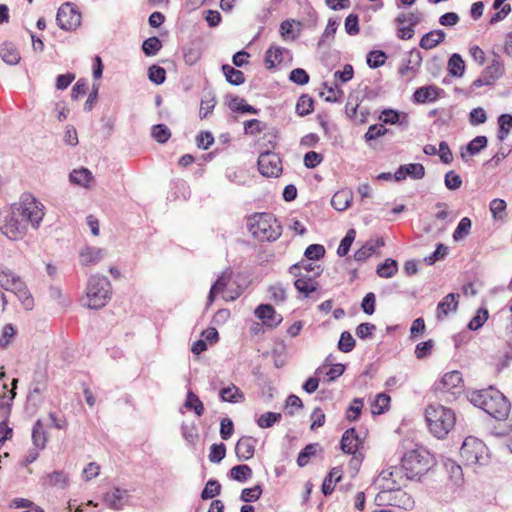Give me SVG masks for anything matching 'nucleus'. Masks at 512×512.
<instances>
[{
  "label": "nucleus",
  "instance_id": "1",
  "mask_svg": "<svg viewBox=\"0 0 512 512\" xmlns=\"http://www.w3.org/2000/svg\"><path fill=\"white\" fill-rule=\"evenodd\" d=\"M470 401L497 420H505L510 412V403L507 398L493 387L472 392Z\"/></svg>",
  "mask_w": 512,
  "mask_h": 512
},
{
  "label": "nucleus",
  "instance_id": "2",
  "mask_svg": "<svg viewBox=\"0 0 512 512\" xmlns=\"http://www.w3.org/2000/svg\"><path fill=\"white\" fill-rule=\"evenodd\" d=\"M425 419L430 433L438 439L445 438L456 422L454 411L438 404H431L426 408Z\"/></svg>",
  "mask_w": 512,
  "mask_h": 512
},
{
  "label": "nucleus",
  "instance_id": "3",
  "mask_svg": "<svg viewBox=\"0 0 512 512\" xmlns=\"http://www.w3.org/2000/svg\"><path fill=\"white\" fill-rule=\"evenodd\" d=\"M247 228L259 241H275L282 234V226L271 213H256L250 216Z\"/></svg>",
  "mask_w": 512,
  "mask_h": 512
},
{
  "label": "nucleus",
  "instance_id": "4",
  "mask_svg": "<svg viewBox=\"0 0 512 512\" xmlns=\"http://www.w3.org/2000/svg\"><path fill=\"white\" fill-rule=\"evenodd\" d=\"M13 214L19 215L20 218L34 229L39 228L45 215L44 205L36 199L31 193H23L18 202L11 205Z\"/></svg>",
  "mask_w": 512,
  "mask_h": 512
},
{
  "label": "nucleus",
  "instance_id": "5",
  "mask_svg": "<svg viewBox=\"0 0 512 512\" xmlns=\"http://www.w3.org/2000/svg\"><path fill=\"white\" fill-rule=\"evenodd\" d=\"M401 465L405 470V479L413 480L429 470L431 454L423 447L412 449L404 454Z\"/></svg>",
  "mask_w": 512,
  "mask_h": 512
},
{
  "label": "nucleus",
  "instance_id": "6",
  "mask_svg": "<svg viewBox=\"0 0 512 512\" xmlns=\"http://www.w3.org/2000/svg\"><path fill=\"white\" fill-rule=\"evenodd\" d=\"M87 306L90 309H100L104 307L111 298V283L105 276H91L87 288Z\"/></svg>",
  "mask_w": 512,
  "mask_h": 512
},
{
  "label": "nucleus",
  "instance_id": "7",
  "mask_svg": "<svg viewBox=\"0 0 512 512\" xmlns=\"http://www.w3.org/2000/svg\"><path fill=\"white\" fill-rule=\"evenodd\" d=\"M460 456L466 465H484L488 460V449L481 440L469 436L460 448Z\"/></svg>",
  "mask_w": 512,
  "mask_h": 512
},
{
  "label": "nucleus",
  "instance_id": "8",
  "mask_svg": "<svg viewBox=\"0 0 512 512\" xmlns=\"http://www.w3.org/2000/svg\"><path fill=\"white\" fill-rule=\"evenodd\" d=\"M0 231L10 240L22 239L28 231L27 224L19 215L13 214V208L0 211Z\"/></svg>",
  "mask_w": 512,
  "mask_h": 512
},
{
  "label": "nucleus",
  "instance_id": "9",
  "mask_svg": "<svg viewBox=\"0 0 512 512\" xmlns=\"http://www.w3.org/2000/svg\"><path fill=\"white\" fill-rule=\"evenodd\" d=\"M375 503L378 506L390 505L406 511L415 507L414 498L401 487L379 491L375 496Z\"/></svg>",
  "mask_w": 512,
  "mask_h": 512
},
{
  "label": "nucleus",
  "instance_id": "10",
  "mask_svg": "<svg viewBox=\"0 0 512 512\" xmlns=\"http://www.w3.org/2000/svg\"><path fill=\"white\" fill-rule=\"evenodd\" d=\"M405 481L403 466H390L378 474L374 480V485L379 491H383L401 487Z\"/></svg>",
  "mask_w": 512,
  "mask_h": 512
},
{
  "label": "nucleus",
  "instance_id": "11",
  "mask_svg": "<svg viewBox=\"0 0 512 512\" xmlns=\"http://www.w3.org/2000/svg\"><path fill=\"white\" fill-rule=\"evenodd\" d=\"M56 21L62 30L71 31L80 26L81 14L73 4L66 2L58 8Z\"/></svg>",
  "mask_w": 512,
  "mask_h": 512
},
{
  "label": "nucleus",
  "instance_id": "12",
  "mask_svg": "<svg viewBox=\"0 0 512 512\" xmlns=\"http://www.w3.org/2000/svg\"><path fill=\"white\" fill-rule=\"evenodd\" d=\"M257 164L259 172L265 177H277L282 171L281 160L273 152L261 153Z\"/></svg>",
  "mask_w": 512,
  "mask_h": 512
},
{
  "label": "nucleus",
  "instance_id": "13",
  "mask_svg": "<svg viewBox=\"0 0 512 512\" xmlns=\"http://www.w3.org/2000/svg\"><path fill=\"white\" fill-rule=\"evenodd\" d=\"M231 278V272L230 271H224L218 279L215 281V283L212 285L209 295H208V304L213 303L215 300V297L217 294H221L222 298L225 301H232L235 300L238 296V292H232L229 289H227V285L229 284Z\"/></svg>",
  "mask_w": 512,
  "mask_h": 512
},
{
  "label": "nucleus",
  "instance_id": "14",
  "mask_svg": "<svg viewBox=\"0 0 512 512\" xmlns=\"http://www.w3.org/2000/svg\"><path fill=\"white\" fill-rule=\"evenodd\" d=\"M255 316L268 328H276L283 320L270 304H260L254 311Z\"/></svg>",
  "mask_w": 512,
  "mask_h": 512
},
{
  "label": "nucleus",
  "instance_id": "15",
  "mask_svg": "<svg viewBox=\"0 0 512 512\" xmlns=\"http://www.w3.org/2000/svg\"><path fill=\"white\" fill-rule=\"evenodd\" d=\"M488 139L486 136H477L472 139L466 146L460 150L461 159L464 162H468L469 159L479 154L483 149L487 147Z\"/></svg>",
  "mask_w": 512,
  "mask_h": 512
},
{
  "label": "nucleus",
  "instance_id": "16",
  "mask_svg": "<svg viewBox=\"0 0 512 512\" xmlns=\"http://www.w3.org/2000/svg\"><path fill=\"white\" fill-rule=\"evenodd\" d=\"M256 439L251 436H244L238 440L235 446V453L239 460H249L254 456Z\"/></svg>",
  "mask_w": 512,
  "mask_h": 512
},
{
  "label": "nucleus",
  "instance_id": "17",
  "mask_svg": "<svg viewBox=\"0 0 512 512\" xmlns=\"http://www.w3.org/2000/svg\"><path fill=\"white\" fill-rule=\"evenodd\" d=\"M407 176L413 179H422L425 176L424 166L420 163L401 165L394 174L397 181L404 180Z\"/></svg>",
  "mask_w": 512,
  "mask_h": 512
},
{
  "label": "nucleus",
  "instance_id": "18",
  "mask_svg": "<svg viewBox=\"0 0 512 512\" xmlns=\"http://www.w3.org/2000/svg\"><path fill=\"white\" fill-rule=\"evenodd\" d=\"M459 294L449 293L437 305L436 317L443 320L450 312H455L458 308Z\"/></svg>",
  "mask_w": 512,
  "mask_h": 512
},
{
  "label": "nucleus",
  "instance_id": "19",
  "mask_svg": "<svg viewBox=\"0 0 512 512\" xmlns=\"http://www.w3.org/2000/svg\"><path fill=\"white\" fill-rule=\"evenodd\" d=\"M379 120H381L385 124L395 125L398 124L403 129H406L409 126V116L407 113L398 112L393 109H385L382 111L379 116Z\"/></svg>",
  "mask_w": 512,
  "mask_h": 512
},
{
  "label": "nucleus",
  "instance_id": "20",
  "mask_svg": "<svg viewBox=\"0 0 512 512\" xmlns=\"http://www.w3.org/2000/svg\"><path fill=\"white\" fill-rule=\"evenodd\" d=\"M70 182L90 189L94 186L95 179L91 171L87 168L74 169L69 175Z\"/></svg>",
  "mask_w": 512,
  "mask_h": 512
},
{
  "label": "nucleus",
  "instance_id": "21",
  "mask_svg": "<svg viewBox=\"0 0 512 512\" xmlns=\"http://www.w3.org/2000/svg\"><path fill=\"white\" fill-rule=\"evenodd\" d=\"M68 483V475L61 470H55L41 478V484L44 487H58L60 489H65L68 486Z\"/></svg>",
  "mask_w": 512,
  "mask_h": 512
},
{
  "label": "nucleus",
  "instance_id": "22",
  "mask_svg": "<svg viewBox=\"0 0 512 512\" xmlns=\"http://www.w3.org/2000/svg\"><path fill=\"white\" fill-rule=\"evenodd\" d=\"M104 255V249L87 246L80 251L79 260L82 265L89 266L100 262L103 259Z\"/></svg>",
  "mask_w": 512,
  "mask_h": 512
},
{
  "label": "nucleus",
  "instance_id": "23",
  "mask_svg": "<svg viewBox=\"0 0 512 512\" xmlns=\"http://www.w3.org/2000/svg\"><path fill=\"white\" fill-rule=\"evenodd\" d=\"M126 497H128V491L116 487L105 493L103 500L109 508L121 510L124 506V500Z\"/></svg>",
  "mask_w": 512,
  "mask_h": 512
},
{
  "label": "nucleus",
  "instance_id": "24",
  "mask_svg": "<svg viewBox=\"0 0 512 512\" xmlns=\"http://www.w3.org/2000/svg\"><path fill=\"white\" fill-rule=\"evenodd\" d=\"M360 444L361 440L357 435L355 428L347 429L342 435L341 449L344 453L355 454Z\"/></svg>",
  "mask_w": 512,
  "mask_h": 512
},
{
  "label": "nucleus",
  "instance_id": "25",
  "mask_svg": "<svg viewBox=\"0 0 512 512\" xmlns=\"http://www.w3.org/2000/svg\"><path fill=\"white\" fill-rule=\"evenodd\" d=\"M15 287L10 291L16 295L25 310H32L34 306V299L29 292L25 282L21 279L20 282L15 283Z\"/></svg>",
  "mask_w": 512,
  "mask_h": 512
},
{
  "label": "nucleus",
  "instance_id": "26",
  "mask_svg": "<svg viewBox=\"0 0 512 512\" xmlns=\"http://www.w3.org/2000/svg\"><path fill=\"white\" fill-rule=\"evenodd\" d=\"M462 375L459 371H451L443 375L440 382L437 384V390L449 391L451 389L460 387L462 384Z\"/></svg>",
  "mask_w": 512,
  "mask_h": 512
},
{
  "label": "nucleus",
  "instance_id": "27",
  "mask_svg": "<svg viewBox=\"0 0 512 512\" xmlns=\"http://www.w3.org/2000/svg\"><path fill=\"white\" fill-rule=\"evenodd\" d=\"M382 246H384L383 239H377L376 241H368L354 253V259L358 262H364L373 254H375L377 250Z\"/></svg>",
  "mask_w": 512,
  "mask_h": 512
},
{
  "label": "nucleus",
  "instance_id": "28",
  "mask_svg": "<svg viewBox=\"0 0 512 512\" xmlns=\"http://www.w3.org/2000/svg\"><path fill=\"white\" fill-rule=\"evenodd\" d=\"M446 33L441 29L432 30L424 34L419 42V46L425 50L433 49L445 40Z\"/></svg>",
  "mask_w": 512,
  "mask_h": 512
},
{
  "label": "nucleus",
  "instance_id": "29",
  "mask_svg": "<svg viewBox=\"0 0 512 512\" xmlns=\"http://www.w3.org/2000/svg\"><path fill=\"white\" fill-rule=\"evenodd\" d=\"M438 98V88L436 86H423L415 90L413 101L415 103L433 102Z\"/></svg>",
  "mask_w": 512,
  "mask_h": 512
},
{
  "label": "nucleus",
  "instance_id": "30",
  "mask_svg": "<svg viewBox=\"0 0 512 512\" xmlns=\"http://www.w3.org/2000/svg\"><path fill=\"white\" fill-rule=\"evenodd\" d=\"M0 57L9 65H16L21 59L18 49L11 42H4L0 46Z\"/></svg>",
  "mask_w": 512,
  "mask_h": 512
},
{
  "label": "nucleus",
  "instance_id": "31",
  "mask_svg": "<svg viewBox=\"0 0 512 512\" xmlns=\"http://www.w3.org/2000/svg\"><path fill=\"white\" fill-rule=\"evenodd\" d=\"M48 440L47 432L41 420H37L32 428V442L35 448L43 450Z\"/></svg>",
  "mask_w": 512,
  "mask_h": 512
},
{
  "label": "nucleus",
  "instance_id": "32",
  "mask_svg": "<svg viewBox=\"0 0 512 512\" xmlns=\"http://www.w3.org/2000/svg\"><path fill=\"white\" fill-rule=\"evenodd\" d=\"M284 53H288V50L277 45H271L265 55V63L267 67L273 68L277 64L282 63L284 60Z\"/></svg>",
  "mask_w": 512,
  "mask_h": 512
},
{
  "label": "nucleus",
  "instance_id": "33",
  "mask_svg": "<svg viewBox=\"0 0 512 512\" xmlns=\"http://www.w3.org/2000/svg\"><path fill=\"white\" fill-rule=\"evenodd\" d=\"M219 397L223 402L238 403L244 401L243 392L234 384L224 387L219 391Z\"/></svg>",
  "mask_w": 512,
  "mask_h": 512
},
{
  "label": "nucleus",
  "instance_id": "34",
  "mask_svg": "<svg viewBox=\"0 0 512 512\" xmlns=\"http://www.w3.org/2000/svg\"><path fill=\"white\" fill-rule=\"evenodd\" d=\"M228 107L230 110L238 113L258 114L259 110L249 104L239 96H229Z\"/></svg>",
  "mask_w": 512,
  "mask_h": 512
},
{
  "label": "nucleus",
  "instance_id": "35",
  "mask_svg": "<svg viewBox=\"0 0 512 512\" xmlns=\"http://www.w3.org/2000/svg\"><path fill=\"white\" fill-rule=\"evenodd\" d=\"M352 199L351 191L340 190L333 195L331 205L338 211H344L350 206Z\"/></svg>",
  "mask_w": 512,
  "mask_h": 512
},
{
  "label": "nucleus",
  "instance_id": "36",
  "mask_svg": "<svg viewBox=\"0 0 512 512\" xmlns=\"http://www.w3.org/2000/svg\"><path fill=\"white\" fill-rule=\"evenodd\" d=\"M16 281L20 282L21 278L12 270L0 264V286L7 291H11L16 286Z\"/></svg>",
  "mask_w": 512,
  "mask_h": 512
},
{
  "label": "nucleus",
  "instance_id": "37",
  "mask_svg": "<svg viewBox=\"0 0 512 512\" xmlns=\"http://www.w3.org/2000/svg\"><path fill=\"white\" fill-rule=\"evenodd\" d=\"M341 479V470L337 467L332 468L325 477L322 484V492L324 495H330L334 491L335 484Z\"/></svg>",
  "mask_w": 512,
  "mask_h": 512
},
{
  "label": "nucleus",
  "instance_id": "38",
  "mask_svg": "<svg viewBox=\"0 0 512 512\" xmlns=\"http://www.w3.org/2000/svg\"><path fill=\"white\" fill-rule=\"evenodd\" d=\"M498 126L497 138L499 141H504L512 130V115L501 114L498 117Z\"/></svg>",
  "mask_w": 512,
  "mask_h": 512
},
{
  "label": "nucleus",
  "instance_id": "39",
  "mask_svg": "<svg viewBox=\"0 0 512 512\" xmlns=\"http://www.w3.org/2000/svg\"><path fill=\"white\" fill-rule=\"evenodd\" d=\"M398 271V263L396 260L387 258L383 263L379 264L376 273L381 278H391Z\"/></svg>",
  "mask_w": 512,
  "mask_h": 512
},
{
  "label": "nucleus",
  "instance_id": "40",
  "mask_svg": "<svg viewBox=\"0 0 512 512\" xmlns=\"http://www.w3.org/2000/svg\"><path fill=\"white\" fill-rule=\"evenodd\" d=\"M296 277L297 280L294 282V286L297 291L302 293L305 297L317 289V284L312 280L311 277L302 275Z\"/></svg>",
  "mask_w": 512,
  "mask_h": 512
},
{
  "label": "nucleus",
  "instance_id": "41",
  "mask_svg": "<svg viewBox=\"0 0 512 512\" xmlns=\"http://www.w3.org/2000/svg\"><path fill=\"white\" fill-rule=\"evenodd\" d=\"M222 70L227 82L230 84L238 86L245 82V75L242 71L235 69L228 64L223 65Z\"/></svg>",
  "mask_w": 512,
  "mask_h": 512
},
{
  "label": "nucleus",
  "instance_id": "42",
  "mask_svg": "<svg viewBox=\"0 0 512 512\" xmlns=\"http://www.w3.org/2000/svg\"><path fill=\"white\" fill-rule=\"evenodd\" d=\"M184 407L193 410L195 414L199 417L204 414L205 410L203 402L191 390H189L187 393L186 400L184 402Z\"/></svg>",
  "mask_w": 512,
  "mask_h": 512
},
{
  "label": "nucleus",
  "instance_id": "43",
  "mask_svg": "<svg viewBox=\"0 0 512 512\" xmlns=\"http://www.w3.org/2000/svg\"><path fill=\"white\" fill-rule=\"evenodd\" d=\"M448 71L454 77H461L465 71V63L462 57L454 53L448 60Z\"/></svg>",
  "mask_w": 512,
  "mask_h": 512
},
{
  "label": "nucleus",
  "instance_id": "44",
  "mask_svg": "<svg viewBox=\"0 0 512 512\" xmlns=\"http://www.w3.org/2000/svg\"><path fill=\"white\" fill-rule=\"evenodd\" d=\"M229 474L235 481L246 482L252 477V469L246 464H241L231 468Z\"/></svg>",
  "mask_w": 512,
  "mask_h": 512
},
{
  "label": "nucleus",
  "instance_id": "45",
  "mask_svg": "<svg viewBox=\"0 0 512 512\" xmlns=\"http://www.w3.org/2000/svg\"><path fill=\"white\" fill-rule=\"evenodd\" d=\"M472 227V222L470 218L463 217L458 223L455 231L453 232L454 241H460L464 239L467 235H469Z\"/></svg>",
  "mask_w": 512,
  "mask_h": 512
},
{
  "label": "nucleus",
  "instance_id": "46",
  "mask_svg": "<svg viewBox=\"0 0 512 512\" xmlns=\"http://www.w3.org/2000/svg\"><path fill=\"white\" fill-rule=\"evenodd\" d=\"M355 237L356 231L354 229H349L337 248L338 256L344 257L348 254Z\"/></svg>",
  "mask_w": 512,
  "mask_h": 512
},
{
  "label": "nucleus",
  "instance_id": "47",
  "mask_svg": "<svg viewBox=\"0 0 512 512\" xmlns=\"http://www.w3.org/2000/svg\"><path fill=\"white\" fill-rule=\"evenodd\" d=\"M313 111V100L307 95H302L296 104V113L303 117L309 115Z\"/></svg>",
  "mask_w": 512,
  "mask_h": 512
},
{
  "label": "nucleus",
  "instance_id": "48",
  "mask_svg": "<svg viewBox=\"0 0 512 512\" xmlns=\"http://www.w3.org/2000/svg\"><path fill=\"white\" fill-rule=\"evenodd\" d=\"M221 492V485L217 480L210 479L201 492L203 500L214 498Z\"/></svg>",
  "mask_w": 512,
  "mask_h": 512
},
{
  "label": "nucleus",
  "instance_id": "49",
  "mask_svg": "<svg viewBox=\"0 0 512 512\" xmlns=\"http://www.w3.org/2000/svg\"><path fill=\"white\" fill-rule=\"evenodd\" d=\"M390 396L385 393H380L376 396L372 405V413L379 415L385 412L390 403Z\"/></svg>",
  "mask_w": 512,
  "mask_h": 512
},
{
  "label": "nucleus",
  "instance_id": "50",
  "mask_svg": "<svg viewBox=\"0 0 512 512\" xmlns=\"http://www.w3.org/2000/svg\"><path fill=\"white\" fill-rule=\"evenodd\" d=\"M281 418L282 415L280 413L266 412L258 418L257 424L261 428H269L273 426L275 423L279 422Z\"/></svg>",
  "mask_w": 512,
  "mask_h": 512
},
{
  "label": "nucleus",
  "instance_id": "51",
  "mask_svg": "<svg viewBox=\"0 0 512 512\" xmlns=\"http://www.w3.org/2000/svg\"><path fill=\"white\" fill-rule=\"evenodd\" d=\"M266 123L258 120L251 119L244 122V131L248 135H257L266 130Z\"/></svg>",
  "mask_w": 512,
  "mask_h": 512
},
{
  "label": "nucleus",
  "instance_id": "52",
  "mask_svg": "<svg viewBox=\"0 0 512 512\" xmlns=\"http://www.w3.org/2000/svg\"><path fill=\"white\" fill-rule=\"evenodd\" d=\"M317 446V444H308L300 451L297 457L298 466L304 467L309 463L310 458L316 454Z\"/></svg>",
  "mask_w": 512,
  "mask_h": 512
},
{
  "label": "nucleus",
  "instance_id": "53",
  "mask_svg": "<svg viewBox=\"0 0 512 512\" xmlns=\"http://www.w3.org/2000/svg\"><path fill=\"white\" fill-rule=\"evenodd\" d=\"M162 48V43L158 37H149L143 42L142 49L143 52L147 56H152L157 54V52Z\"/></svg>",
  "mask_w": 512,
  "mask_h": 512
},
{
  "label": "nucleus",
  "instance_id": "54",
  "mask_svg": "<svg viewBox=\"0 0 512 512\" xmlns=\"http://www.w3.org/2000/svg\"><path fill=\"white\" fill-rule=\"evenodd\" d=\"M152 137L159 143H166L171 137V132L166 125L157 124L152 127Z\"/></svg>",
  "mask_w": 512,
  "mask_h": 512
},
{
  "label": "nucleus",
  "instance_id": "55",
  "mask_svg": "<svg viewBox=\"0 0 512 512\" xmlns=\"http://www.w3.org/2000/svg\"><path fill=\"white\" fill-rule=\"evenodd\" d=\"M181 433L183 438L189 445H194L199 438L196 426L193 423L182 424Z\"/></svg>",
  "mask_w": 512,
  "mask_h": 512
},
{
  "label": "nucleus",
  "instance_id": "56",
  "mask_svg": "<svg viewBox=\"0 0 512 512\" xmlns=\"http://www.w3.org/2000/svg\"><path fill=\"white\" fill-rule=\"evenodd\" d=\"M262 495L261 485H255L252 488H245L241 492L240 499L243 502H254L257 501Z\"/></svg>",
  "mask_w": 512,
  "mask_h": 512
},
{
  "label": "nucleus",
  "instance_id": "57",
  "mask_svg": "<svg viewBox=\"0 0 512 512\" xmlns=\"http://www.w3.org/2000/svg\"><path fill=\"white\" fill-rule=\"evenodd\" d=\"M202 56V51L197 46H190L184 49L183 57L184 61L188 65H194L197 63Z\"/></svg>",
  "mask_w": 512,
  "mask_h": 512
},
{
  "label": "nucleus",
  "instance_id": "58",
  "mask_svg": "<svg viewBox=\"0 0 512 512\" xmlns=\"http://www.w3.org/2000/svg\"><path fill=\"white\" fill-rule=\"evenodd\" d=\"M148 78L151 82L160 85L166 79V71L161 66L152 65L148 70Z\"/></svg>",
  "mask_w": 512,
  "mask_h": 512
},
{
  "label": "nucleus",
  "instance_id": "59",
  "mask_svg": "<svg viewBox=\"0 0 512 512\" xmlns=\"http://www.w3.org/2000/svg\"><path fill=\"white\" fill-rule=\"evenodd\" d=\"M363 408V400L361 398H355L352 401V404L348 407L346 411V418L349 421H356L362 411Z\"/></svg>",
  "mask_w": 512,
  "mask_h": 512
},
{
  "label": "nucleus",
  "instance_id": "60",
  "mask_svg": "<svg viewBox=\"0 0 512 512\" xmlns=\"http://www.w3.org/2000/svg\"><path fill=\"white\" fill-rule=\"evenodd\" d=\"M488 319V311L485 308H480L476 315L470 320L468 323V328L470 330H478L481 328L486 320Z\"/></svg>",
  "mask_w": 512,
  "mask_h": 512
},
{
  "label": "nucleus",
  "instance_id": "61",
  "mask_svg": "<svg viewBox=\"0 0 512 512\" xmlns=\"http://www.w3.org/2000/svg\"><path fill=\"white\" fill-rule=\"evenodd\" d=\"M16 335V329L12 324H6L3 327L2 334L0 336V348H7L12 342Z\"/></svg>",
  "mask_w": 512,
  "mask_h": 512
},
{
  "label": "nucleus",
  "instance_id": "62",
  "mask_svg": "<svg viewBox=\"0 0 512 512\" xmlns=\"http://www.w3.org/2000/svg\"><path fill=\"white\" fill-rule=\"evenodd\" d=\"M444 183L447 189L457 190L462 186V178L454 170H450L445 174Z\"/></svg>",
  "mask_w": 512,
  "mask_h": 512
},
{
  "label": "nucleus",
  "instance_id": "63",
  "mask_svg": "<svg viewBox=\"0 0 512 512\" xmlns=\"http://www.w3.org/2000/svg\"><path fill=\"white\" fill-rule=\"evenodd\" d=\"M354 347L355 340L352 335L347 331L342 332L338 342V349L344 353H348L352 351Z\"/></svg>",
  "mask_w": 512,
  "mask_h": 512
},
{
  "label": "nucleus",
  "instance_id": "64",
  "mask_svg": "<svg viewBox=\"0 0 512 512\" xmlns=\"http://www.w3.org/2000/svg\"><path fill=\"white\" fill-rule=\"evenodd\" d=\"M226 455V446L223 443L213 444L210 447L209 460L212 463H219Z\"/></svg>",
  "mask_w": 512,
  "mask_h": 512
}]
</instances>
